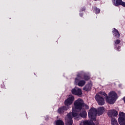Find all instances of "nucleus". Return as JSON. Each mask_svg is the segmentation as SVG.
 <instances>
[{"instance_id": "obj_1", "label": "nucleus", "mask_w": 125, "mask_h": 125, "mask_svg": "<svg viewBox=\"0 0 125 125\" xmlns=\"http://www.w3.org/2000/svg\"><path fill=\"white\" fill-rule=\"evenodd\" d=\"M103 96L105 97L106 102L109 103V104H114L116 102V100L118 99V95L115 91H112L108 93V97L104 92L100 91L95 96V99L100 106L105 104V100L103 98Z\"/></svg>"}, {"instance_id": "obj_2", "label": "nucleus", "mask_w": 125, "mask_h": 125, "mask_svg": "<svg viewBox=\"0 0 125 125\" xmlns=\"http://www.w3.org/2000/svg\"><path fill=\"white\" fill-rule=\"evenodd\" d=\"M74 106L72 107V113L73 111H74V115L75 116L76 115H78L77 117L78 118V120L81 118H86V116H87V113H86V111L85 110H83L82 112L80 113V115L78 114L77 110H82V109H85V110H88L89 109V106L87 105V104L83 103V101L81 99H78L76 100L74 103ZM72 113H71L72 114Z\"/></svg>"}, {"instance_id": "obj_3", "label": "nucleus", "mask_w": 125, "mask_h": 125, "mask_svg": "<svg viewBox=\"0 0 125 125\" xmlns=\"http://www.w3.org/2000/svg\"><path fill=\"white\" fill-rule=\"evenodd\" d=\"M104 112V107H100L98 109V110L95 108H91L88 112V115L89 119L91 121H96V115L100 116L103 114Z\"/></svg>"}, {"instance_id": "obj_4", "label": "nucleus", "mask_w": 125, "mask_h": 125, "mask_svg": "<svg viewBox=\"0 0 125 125\" xmlns=\"http://www.w3.org/2000/svg\"><path fill=\"white\" fill-rule=\"evenodd\" d=\"M118 122L120 125H125V113L120 112L119 114Z\"/></svg>"}, {"instance_id": "obj_5", "label": "nucleus", "mask_w": 125, "mask_h": 125, "mask_svg": "<svg viewBox=\"0 0 125 125\" xmlns=\"http://www.w3.org/2000/svg\"><path fill=\"white\" fill-rule=\"evenodd\" d=\"M75 100V98L73 96H70V97L66 99L64 102V104L65 106H69V105H71L72 103L74 102Z\"/></svg>"}, {"instance_id": "obj_6", "label": "nucleus", "mask_w": 125, "mask_h": 125, "mask_svg": "<svg viewBox=\"0 0 125 125\" xmlns=\"http://www.w3.org/2000/svg\"><path fill=\"white\" fill-rule=\"evenodd\" d=\"M80 81V76L78 75L77 78L75 79V83H78L79 86H83V85L85 84V82L84 81Z\"/></svg>"}, {"instance_id": "obj_7", "label": "nucleus", "mask_w": 125, "mask_h": 125, "mask_svg": "<svg viewBox=\"0 0 125 125\" xmlns=\"http://www.w3.org/2000/svg\"><path fill=\"white\" fill-rule=\"evenodd\" d=\"M107 114L109 117H110V118H112V117H117V116H118V113L117 110L115 109H113V110H110L108 111V112Z\"/></svg>"}, {"instance_id": "obj_8", "label": "nucleus", "mask_w": 125, "mask_h": 125, "mask_svg": "<svg viewBox=\"0 0 125 125\" xmlns=\"http://www.w3.org/2000/svg\"><path fill=\"white\" fill-rule=\"evenodd\" d=\"M72 94H75V95H82V90L80 88H75L71 91Z\"/></svg>"}, {"instance_id": "obj_9", "label": "nucleus", "mask_w": 125, "mask_h": 125, "mask_svg": "<svg viewBox=\"0 0 125 125\" xmlns=\"http://www.w3.org/2000/svg\"><path fill=\"white\" fill-rule=\"evenodd\" d=\"M80 125H95L93 122L89 120L82 121Z\"/></svg>"}, {"instance_id": "obj_10", "label": "nucleus", "mask_w": 125, "mask_h": 125, "mask_svg": "<svg viewBox=\"0 0 125 125\" xmlns=\"http://www.w3.org/2000/svg\"><path fill=\"white\" fill-rule=\"evenodd\" d=\"M116 2L114 3V4L116 6L118 5H122L124 7H125V2L122 1V0H115Z\"/></svg>"}, {"instance_id": "obj_11", "label": "nucleus", "mask_w": 125, "mask_h": 125, "mask_svg": "<svg viewBox=\"0 0 125 125\" xmlns=\"http://www.w3.org/2000/svg\"><path fill=\"white\" fill-rule=\"evenodd\" d=\"M68 108H69V107L63 106L61 108H60L58 109V113H59V114H63V113H64V111H66L68 110Z\"/></svg>"}, {"instance_id": "obj_12", "label": "nucleus", "mask_w": 125, "mask_h": 125, "mask_svg": "<svg viewBox=\"0 0 125 125\" xmlns=\"http://www.w3.org/2000/svg\"><path fill=\"white\" fill-rule=\"evenodd\" d=\"M92 87V83H90L83 88V90H85L86 91H89L90 89H91V87Z\"/></svg>"}, {"instance_id": "obj_13", "label": "nucleus", "mask_w": 125, "mask_h": 125, "mask_svg": "<svg viewBox=\"0 0 125 125\" xmlns=\"http://www.w3.org/2000/svg\"><path fill=\"white\" fill-rule=\"evenodd\" d=\"M113 36L115 37V38H120V33H119V31L116 28H114L113 30Z\"/></svg>"}, {"instance_id": "obj_14", "label": "nucleus", "mask_w": 125, "mask_h": 125, "mask_svg": "<svg viewBox=\"0 0 125 125\" xmlns=\"http://www.w3.org/2000/svg\"><path fill=\"white\" fill-rule=\"evenodd\" d=\"M111 124L112 125H119V124H118V121H117V120L113 118L111 119Z\"/></svg>"}, {"instance_id": "obj_15", "label": "nucleus", "mask_w": 125, "mask_h": 125, "mask_svg": "<svg viewBox=\"0 0 125 125\" xmlns=\"http://www.w3.org/2000/svg\"><path fill=\"white\" fill-rule=\"evenodd\" d=\"M56 125H65L62 120H59L56 122Z\"/></svg>"}, {"instance_id": "obj_16", "label": "nucleus", "mask_w": 125, "mask_h": 125, "mask_svg": "<svg viewBox=\"0 0 125 125\" xmlns=\"http://www.w3.org/2000/svg\"><path fill=\"white\" fill-rule=\"evenodd\" d=\"M120 42H121V40H116V41H115V44H120Z\"/></svg>"}, {"instance_id": "obj_17", "label": "nucleus", "mask_w": 125, "mask_h": 125, "mask_svg": "<svg viewBox=\"0 0 125 125\" xmlns=\"http://www.w3.org/2000/svg\"><path fill=\"white\" fill-rule=\"evenodd\" d=\"M84 80H86V81H87V80H89V77L87 76L84 77Z\"/></svg>"}, {"instance_id": "obj_18", "label": "nucleus", "mask_w": 125, "mask_h": 125, "mask_svg": "<svg viewBox=\"0 0 125 125\" xmlns=\"http://www.w3.org/2000/svg\"><path fill=\"white\" fill-rule=\"evenodd\" d=\"M99 12H100V9H98V13H99Z\"/></svg>"}, {"instance_id": "obj_19", "label": "nucleus", "mask_w": 125, "mask_h": 125, "mask_svg": "<svg viewBox=\"0 0 125 125\" xmlns=\"http://www.w3.org/2000/svg\"><path fill=\"white\" fill-rule=\"evenodd\" d=\"M119 49H120V47H118L117 48V50H118V51H120V50H119Z\"/></svg>"}]
</instances>
